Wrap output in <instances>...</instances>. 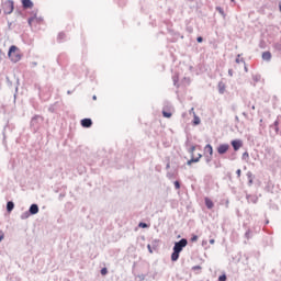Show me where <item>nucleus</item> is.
Here are the masks:
<instances>
[{
    "mask_svg": "<svg viewBox=\"0 0 281 281\" xmlns=\"http://www.w3.org/2000/svg\"><path fill=\"white\" fill-rule=\"evenodd\" d=\"M188 247V239L182 238L179 241L175 243L173 252L171 254L172 262L179 260V255L183 251V248Z\"/></svg>",
    "mask_w": 281,
    "mask_h": 281,
    "instance_id": "f257e3e1",
    "label": "nucleus"
},
{
    "mask_svg": "<svg viewBox=\"0 0 281 281\" xmlns=\"http://www.w3.org/2000/svg\"><path fill=\"white\" fill-rule=\"evenodd\" d=\"M16 46H11L9 48L8 56L12 63H19L21 60V53L16 52Z\"/></svg>",
    "mask_w": 281,
    "mask_h": 281,
    "instance_id": "f03ea898",
    "label": "nucleus"
},
{
    "mask_svg": "<svg viewBox=\"0 0 281 281\" xmlns=\"http://www.w3.org/2000/svg\"><path fill=\"white\" fill-rule=\"evenodd\" d=\"M2 10H3L4 14H12V12H14V1L7 0L2 4Z\"/></svg>",
    "mask_w": 281,
    "mask_h": 281,
    "instance_id": "7ed1b4c3",
    "label": "nucleus"
},
{
    "mask_svg": "<svg viewBox=\"0 0 281 281\" xmlns=\"http://www.w3.org/2000/svg\"><path fill=\"white\" fill-rule=\"evenodd\" d=\"M43 122V117L41 115H35L31 120V127L33 131H38L41 123Z\"/></svg>",
    "mask_w": 281,
    "mask_h": 281,
    "instance_id": "20e7f679",
    "label": "nucleus"
},
{
    "mask_svg": "<svg viewBox=\"0 0 281 281\" xmlns=\"http://www.w3.org/2000/svg\"><path fill=\"white\" fill-rule=\"evenodd\" d=\"M27 23L30 26H32V25H34V23H43V19L41 16H37L36 14H34L33 16L29 18Z\"/></svg>",
    "mask_w": 281,
    "mask_h": 281,
    "instance_id": "39448f33",
    "label": "nucleus"
},
{
    "mask_svg": "<svg viewBox=\"0 0 281 281\" xmlns=\"http://www.w3.org/2000/svg\"><path fill=\"white\" fill-rule=\"evenodd\" d=\"M227 150H229V144H221L217 147L218 155H225V153H227Z\"/></svg>",
    "mask_w": 281,
    "mask_h": 281,
    "instance_id": "423d86ee",
    "label": "nucleus"
},
{
    "mask_svg": "<svg viewBox=\"0 0 281 281\" xmlns=\"http://www.w3.org/2000/svg\"><path fill=\"white\" fill-rule=\"evenodd\" d=\"M81 126L83 128H91V126H93V121L91 119H83L81 120Z\"/></svg>",
    "mask_w": 281,
    "mask_h": 281,
    "instance_id": "0eeeda50",
    "label": "nucleus"
},
{
    "mask_svg": "<svg viewBox=\"0 0 281 281\" xmlns=\"http://www.w3.org/2000/svg\"><path fill=\"white\" fill-rule=\"evenodd\" d=\"M22 8H24V10H30L34 8V2H32V0H22Z\"/></svg>",
    "mask_w": 281,
    "mask_h": 281,
    "instance_id": "6e6552de",
    "label": "nucleus"
},
{
    "mask_svg": "<svg viewBox=\"0 0 281 281\" xmlns=\"http://www.w3.org/2000/svg\"><path fill=\"white\" fill-rule=\"evenodd\" d=\"M261 58L266 63H271V58H272L271 52H269V50L263 52L261 55Z\"/></svg>",
    "mask_w": 281,
    "mask_h": 281,
    "instance_id": "1a4fd4ad",
    "label": "nucleus"
},
{
    "mask_svg": "<svg viewBox=\"0 0 281 281\" xmlns=\"http://www.w3.org/2000/svg\"><path fill=\"white\" fill-rule=\"evenodd\" d=\"M203 155L199 154L196 158L191 156V159L187 161L188 166H192V164H199Z\"/></svg>",
    "mask_w": 281,
    "mask_h": 281,
    "instance_id": "9d476101",
    "label": "nucleus"
},
{
    "mask_svg": "<svg viewBox=\"0 0 281 281\" xmlns=\"http://www.w3.org/2000/svg\"><path fill=\"white\" fill-rule=\"evenodd\" d=\"M232 146H233L234 150H240V147L243 146V142L241 140H232Z\"/></svg>",
    "mask_w": 281,
    "mask_h": 281,
    "instance_id": "9b49d317",
    "label": "nucleus"
},
{
    "mask_svg": "<svg viewBox=\"0 0 281 281\" xmlns=\"http://www.w3.org/2000/svg\"><path fill=\"white\" fill-rule=\"evenodd\" d=\"M246 199L248 203H254V204L258 203V195L248 194L246 195Z\"/></svg>",
    "mask_w": 281,
    "mask_h": 281,
    "instance_id": "f8f14e48",
    "label": "nucleus"
},
{
    "mask_svg": "<svg viewBox=\"0 0 281 281\" xmlns=\"http://www.w3.org/2000/svg\"><path fill=\"white\" fill-rule=\"evenodd\" d=\"M38 212V204H32L29 209V213L34 216Z\"/></svg>",
    "mask_w": 281,
    "mask_h": 281,
    "instance_id": "ddd939ff",
    "label": "nucleus"
},
{
    "mask_svg": "<svg viewBox=\"0 0 281 281\" xmlns=\"http://www.w3.org/2000/svg\"><path fill=\"white\" fill-rule=\"evenodd\" d=\"M204 203H205L207 210H212V207H214V202L210 198H205Z\"/></svg>",
    "mask_w": 281,
    "mask_h": 281,
    "instance_id": "4468645a",
    "label": "nucleus"
},
{
    "mask_svg": "<svg viewBox=\"0 0 281 281\" xmlns=\"http://www.w3.org/2000/svg\"><path fill=\"white\" fill-rule=\"evenodd\" d=\"M217 89H218V93L223 95V93H225V83L223 81H220L217 85Z\"/></svg>",
    "mask_w": 281,
    "mask_h": 281,
    "instance_id": "2eb2a0df",
    "label": "nucleus"
},
{
    "mask_svg": "<svg viewBox=\"0 0 281 281\" xmlns=\"http://www.w3.org/2000/svg\"><path fill=\"white\" fill-rule=\"evenodd\" d=\"M204 150H205V153H209L210 157H212V155H214V148L210 144H207L204 147Z\"/></svg>",
    "mask_w": 281,
    "mask_h": 281,
    "instance_id": "dca6fc26",
    "label": "nucleus"
},
{
    "mask_svg": "<svg viewBox=\"0 0 281 281\" xmlns=\"http://www.w3.org/2000/svg\"><path fill=\"white\" fill-rule=\"evenodd\" d=\"M201 124V117H199L194 112H193V126H199Z\"/></svg>",
    "mask_w": 281,
    "mask_h": 281,
    "instance_id": "f3484780",
    "label": "nucleus"
},
{
    "mask_svg": "<svg viewBox=\"0 0 281 281\" xmlns=\"http://www.w3.org/2000/svg\"><path fill=\"white\" fill-rule=\"evenodd\" d=\"M12 210H14V202L9 201L7 203V212H12Z\"/></svg>",
    "mask_w": 281,
    "mask_h": 281,
    "instance_id": "a211bd4d",
    "label": "nucleus"
},
{
    "mask_svg": "<svg viewBox=\"0 0 281 281\" xmlns=\"http://www.w3.org/2000/svg\"><path fill=\"white\" fill-rule=\"evenodd\" d=\"M32 214L30 213V211H25L24 213L21 214V220L25 221L27 218H30Z\"/></svg>",
    "mask_w": 281,
    "mask_h": 281,
    "instance_id": "6ab92c4d",
    "label": "nucleus"
},
{
    "mask_svg": "<svg viewBox=\"0 0 281 281\" xmlns=\"http://www.w3.org/2000/svg\"><path fill=\"white\" fill-rule=\"evenodd\" d=\"M196 150V146L192 145L189 149L188 153L191 155V157H194V151Z\"/></svg>",
    "mask_w": 281,
    "mask_h": 281,
    "instance_id": "aec40b11",
    "label": "nucleus"
},
{
    "mask_svg": "<svg viewBox=\"0 0 281 281\" xmlns=\"http://www.w3.org/2000/svg\"><path fill=\"white\" fill-rule=\"evenodd\" d=\"M162 115L164 117H172V113L166 111V108L162 109Z\"/></svg>",
    "mask_w": 281,
    "mask_h": 281,
    "instance_id": "412c9836",
    "label": "nucleus"
},
{
    "mask_svg": "<svg viewBox=\"0 0 281 281\" xmlns=\"http://www.w3.org/2000/svg\"><path fill=\"white\" fill-rule=\"evenodd\" d=\"M261 79L262 77L260 75H252L254 82H260Z\"/></svg>",
    "mask_w": 281,
    "mask_h": 281,
    "instance_id": "4be33fe9",
    "label": "nucleus"
},
{
    "mask_svg": "<svg viewBox=\"0 0 281 281\" xmlns=\"http://www.w3.org/2000/svg\"><path fill=\"white\" fill-rule=\"evenodd\" d=\"M172 80H173V85H175V87H179V85H178V82H179V76H173L172 77Z\"/></svg>",
    "mask_w": 281,
    "mask_h": 281,
    "instance_id": "5701e85b",
    "label": "nucleus"
},
{
    "mask_svg": "<svg viewBox=\"0 0 281 281\" xmlns=\"http://www.w3.org/2000/svg\"><path fill=\"white\" fill-rule=\"evenodd\" d=\"M235 63H237V65H239V63H244V65H245V59L240 58V55H237V58L235 59Z\"/></svg>",
    "mask_w": 281,
    "mask_h": 281,
    "instance_id": "b1692460",
    "label": "nucleus"
},
{
    "mask_svg": "<svg viewBox=\"0 0 281 281\" xmlns=\"http://www.w3.org/2000/svg\"><path fill=\"white\" fill-rule=\"evenodd\" d=\"M173 186H175L176 190H180L181 189V183L178 180H176L173 182Z\"/></svg>",
    "mask_w": 281,
    "mask_h": 281,
    "instance_id": "393cba45",
    "label": "nucleus"
},
{
    "mask_svg": "<svg viewBox=\"0 0 281 281\" xmlns=\"http://www.w3.org/2000/svg\"><path fill=\"white\" fill-rule=\"evenodd\" d=\"M245 238H247V240H249V238H251V231L248 229L246 233H245Z\"/></svg>",
    "mask_w": 281,
    "mask_h": 281,
    "instance_id": "a878e982",
    "label": "nucleus"
},
{
    "mask_svg": "<svg viewBox=\"0 0 281 281\" xmlns=\"http://www.w3.org/2000/svg\"><path fill=\"white\" fill-rule=\"evenodd\" d=\"M138 227H142L143 229H146V227H148V224L144 223V222H140L138 224Z\"/></svg>",
    "mask_w": 281,
    "mask_h": 281,
    "instance_id": "bb28decb",
    "label": "nucleus"
},
{
    "mask_svg": "<svg viewBox=\"0 0 281 281\" xmlns=\"http://www.w3.org/2000/svg\"><path fill=\"white\" fill-rule=\"evenodd\" d=\"M199 240V236L192 235L191 243H196Z\"/></svg>",
    "mask_w": 281,
    "mask_h": 281,
    "instance_id": "cd10ccee",
    "label": "nucleus"
},
{
    "mask_svg": "<svg viewBox=\"0 0 281 281\" xmlns=\"http://www.w3.org/2000/svg\"><path fill=\"white\" fill-rule=\"evenodd\" d=\"M218 281H227V276L225 274L220 276Z\"/></svg>",
    "mask_w": 281,
    "mask_h": 281,
    "instance_id": "c85d7f7f",
    "label": "nucleus"
},
{
    "mask_svg": "<svg viewBox=\"0 0 281 281\" xmlns=\"http://www.w3.org/2000/svg\"><path fill=\"white\" fill-rule=\"evenodd\" d=\"M58 41H63L65 38V33H59L57 36Z\"/></svg>",
    "mask_w": 281,
    "mask_h": 281,
    "instance_id": "c756f323",
    "label": "nucleus"
},
{
    "mask_svg": "<svg viewBox=\"0 0 281 281\" xmlns=\"http://www.w3.org/2000/svg\"><path fill=\"white\" fill-rule=\"evenodd\" d=\"M109 273V270L106 268L101 269V276H106Z\"/></svg>",
    "mask_w": 281,
    "mask_h": 281,
    "instance_id": "7c9ffc66",
    "label": "nucleus"
},
{
    "mask_svg": "<svg viewBox=\"0 0 281 281\" xmlns=\"http://www.w3.org/2000/svg\"><path fill=\"white\" fill-rule=\"evenodd\" d=\"M3 238H5V234L0 229V243L3 240Z\"/></svg>",
    "mask_w": 281,
    "mask_h": 281,
    "instance_id": "2f4dec72",
    "label": "nucleus"
},
{
    "mask_svg": "<svg viewBox=\"0 0 281 281\" xmlns=\"http://www.w3.org/2000/svg\"><path fill=\"white\" fill-rule=\"evenodd\" d=\"M243 159H249V153L245 151V153L243 154Z\"/></svg>",
    "mask_w": 281,
    "mask_h": 281,
    "instance_id": "473e14b6",
    "label": "nucleus"
},
{
    "mask_svg": "<svg viewBox=\"0 0 281 281\" xmlns=\"http://www.w3.org/2000/svg\"><path fill=\"white\" fill-rule=\"evenodd\" d=\"M247 178H248V180H249V179H254V173H251V171H248V172H247Z\"/></svg>",
    "mask_w": 281,
    "mask_h": 281,
    "instance_id": "72a5a7b5",
    "label": "nucleus"
},
{
    "mask_svg": "<svg viewBox=\"0 0 281 281\" xmlns=\"http://www.w3.org/2000/svg\"><path fill=\"white\" fill-rule=\"evenodd\" d=\"M273 124H274L276 131L278 132L279 131L278 126H279L280 122L279 121H274Z\"/></svg>",
    "mask_w": 281,
    "mask_h": 281,
    "instance_id": "f704fd0d",
    "label": "nucleus"
},
{
    "mask_svg": "<svg viewBox=\"0 0 281 281\" xmlns=\"http://www.w3.org/2000/svg\"><path fill=\"white\" fill-rule=\"evenodd\" d=\"M192 270H193V271H199V270H201V266H194V267L192 268Z\"/></svg>",
    "mask_w": 281,
    "mask_h": 281,
    "instance_id": "c9c22d12",
    "label": "nucleus"
},
{
    "mask_svg": "<svg viewBox=\"0 0 281 281\" xmlns=\"http://www.w3.org/2000/svg\"><path fill=\"white\" fill-rule=\"evenodd\" d=\"M248 186H254V178L248 179Z\"/></svg>",
    "mask_w": 281,
    "mask_h": 281,
    "instance_id": "e433bc0d",
    "label": "nucleus"
},
{
    "mask_svg": "<svg viewBox=\"0 0 281 281\" xmlns=\"http://www.w3.org/2000/svg\"><path fill=\"white\" fill-rule=\"evenodd\" d=\"M228 76H234V70L233 69H228Z\"/></svg>",
    "mask_w": 281,
    "mask_h": 281,
    "instance_id": "4c0bfd02",
    "label": "nucleus"
},
{
    "mask_svg": "<svg viewBox=\"0 0 281 281\" xmlns=\"http://www.w3.org/2000/svg\"><path fill=\"white\" fill-rule=\"evenodd\" d=\"M147 249H148L149 254H153V248L150 247V244L147 245Z\"/></svg>",
    "mask_w": 281,
    "mask_h": 281,
    "instance_id": "58836bf2",
    "label": "nucleus"
},
{
    "mask_svg": "<svg viewBox=\"0 0 281 281\" xmlns=\"http://www.w3.org/2000/svg\"><path fill=\"white\" fill-rule=\"evenodd\" d=\"M217 10H218L220 14H225V12L223 11L222 8L218 7Z\"/></svg>",
    "mask_w": 281,
    "mask_h": 281,
    "instance_id": "ea45409f",
    "label": "nucleus"
},
{
    "mask_svg": "<svg viewBox=\"0 0 281 281\" xmlns=\"http://www.w3.org/2000/svg\"><path fill=\"white\" fill-rule=\"evenodd\" d=\"M210 161H212V156H210L209 158H206V164H210Z\"/></svg>",
    "mask_w": 281,
    "mask_h": 281,
    "instance_id": "a19ab883",
    "label": "nucleus"
},
{
    "mask_svg": "<svg viewBox=\"0 0 281 281\" xmlns=\"http://www.w3.org/2000/svg\"><path fill=\"white\" fill-rule=\"evenodd\" d=\"M240 169H237V171H236V175H237V177H240Z\"/></svg>",
    "mask_w": 281,
    "mask_h": 281,
    "instance_id": "79ce46f5",
    "label": "nucleus"
},
{
    "mask_svg": "<svg viewBox=\"0 0 281 281\" xmlns=\"http://www.w3.org/2000/svg\"><path fill=\"white\" fill-rule=\"evenodd\" d=\"M196 41H198L199 43H201V42L203 41V38H202L201 36H199V37L196 38Z\"/></svg>",
    "mask_w": 281,
    "mask_h": 281,
    "instance_id": "37998d69",
    "label": "nucleus"
},
{
    "mask_svg": "<svg viewBox=\"0 0 281 281\" xmlns=\"http://www.w3.org/2000/svg\"><path fill=\"white\" fill-rule=\"evenodd\" d=\"M244 71H249V68H247V66L244 67Z\"/></svg>",
    "mask_w": 281,
    "mask_h": 281,
    "instance_id": "c03bdc74",
    "label": "nucleus"
},
{
    "mask_svg": "<svg viewBox=\"0 0 281 281\" xmlns=\"http://www.w3.org/2000/svg\"><path fill=\"white\" fill-rule=\"evenodd\" d=\"M214 239H210V245H214Z\"/></svg>",
    "mask_w": 281,
    "mask_h": 281,
    "instance_id": "a18cd8bd",
    "label": "nucleus"
},
{
    "mask_svg": "<svg viewBox=\"0 0 281 281\" xmlns=\"http://www.w3.org/2000/svg\"><path fill=\"white\" fill-rule=\"evenodd\" d=\"M92 100H98V97H97V95H93V97H92Z\"/></svg>",
    "mask_w": 281,
    "mask_h": 281,
    "instance_id": "49530a36",
    "label": "nucleus"
},
{
    "mask_svg": "<svg viewBox=\"0 0 281 281\" xmlns=\"http://www.w3.org/2000/svg\"><path fill=\"white\" fill-rule=\"evenodd\" d=\"M251 109H252V111H256V105H252Z\"/></svg>",
    "mask_w": 281,
    "mask_h": 281,
    "instance_id": "de8ad7c7",
    "label": "nucleus"
},
{
    "mask_svg": "<svg viewBox=\"0 0 281 281\" xmlns=\"http://www.w3.org/2000/svg\"><path fill=\"white\" fill-rule=\"evenodd\" d=\"M190 113H194V108L191 109Z\"/></svg>",
    "mask_w": 281,
    "mask_h": 281,
    "instance_id": "09e8293b",
    "label": "nucleus"
},
{
    "mask_svg": "<svg viewBox=\"0 0 281 281\" xmlns=\"http://www.w3.org/2000/svg\"><path fill=\"white\" fill-rule=\"evenodd\" d=\"M243 115H244V117H247V114H246V112H243Z\"/></svg>",
    "mask_w": 281,
    "mask_h": 281,
    "instance_id": "8fccbe9b",
    "label": "nucleus"
},
{
    "mask_svg": "<svg viewBox=\"0 0 281 281\" xmlns=\"http://www.w3.org/2000/svg\"><path fill=\"white\" fill-rule=\"evenodd\" d=\"M67 93H68V95H71V91L68 90Z\"/></svg>",
    "mask_w": 281,
    "mask_h": 281,
    "instance_id": "3c124183",
    "label": "nucleus"
},
{
    "mask_svg": "<svg viewBox=\"0 0 281 281\" xmlns=\"http://www.w3.org/2000/svg\"><path fill=\"white\" fill-rule=\"evenodd\" d=\"M266 225H269V220L266 221Z\"/></svg>",
    "mask_w": 281,
    "mask_h": 281,
    "instance_id": "603ef678",
    "label": "nucleus"
},
{
    "mask_svg": "<svg viewBox=\"0 0 281 281\" xmlns=\"http://www.w3.org/2000/svg\"><path fill=\"white\" fill-rule=\"evenodd\" d=\"M279 10H280V12H281V3L279 4Z\"/></svg>",
    "mask_w": 281,
    "mask_h": 281,
    "instance_id": "864d4df0",
    "label": "nucleus"
},
{
    "mask_svg": "<svg viewBox=\"0 0 281 281\" xmlns=\"http://www.w3.org/2000/svg\"><path fill=\"white\" fill-rule=\"evenodd\" d=\"M166 168H170V164H168V165L166 166Z\"/></svg>",
    "mask_w": 281,
    "mask_h": 281,
    "instance_id": "5fc2aeb1",
    "label": "nucleus"
},
{
    "mask_svg": "<svg viewBox=\"0 0 281 281\" xmlns=\"http://www.w3.org/2000/svg\"><path fill=\"white\" fill-rule=\"evenodd\" d=\"M142 280H144V276L142 277Z\"/></svg>",
    "mask_w": 281,
    "mask_h": 281,
    "instance_id": "6e6d98bb",
    "label": "nucleus"
},
{
    "mask_svg": "<svg viewBox=\"0 0 281 281\" xmlns=\"http://www.w3.org/2000/svg\"><path fill=\"white\" fill-rule=\"evenodd\" d=\"M231 1H234V0H231Z\"/></svg>",
    "mask_w": 281,
    "mask_h": 281,
    "instance_id": "4d7b16f0",
    "label": "nucleus"
}]
</instances>
